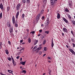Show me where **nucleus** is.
Listing matches in <instances>:
<instances>
[{
	"label": "nucleus",
	"instance_id": "13d9d810",
	"mask_svg": "<svg viewBox=\"0 0 75 75\" xmlns=\"http://www.w3.org/2000/svg\"><path fill=\"white\" fill-rule=\"evenodd\" d=\"M26 30H27V31H28H28H29V29H26Z\"/></svg>",
	"mask_w": 75,
	"mask_h": 75
},
{
	"label": "nucleus",
	"instance_id": "37998d69",
	"mask_svg": "<svg viewBox=\"0 0 75 75\" xmlns=\"http://www.w3.org/2000/svg\"><path fill=\"white\" fill-rule=\"evenodd\" d=\"M31 33H32V34H34V33H35V32L34 31H32L31 32Z\"/></svg>",
	"mask_w": 75,
	"mask_h": 75
},
{
	"label": "nucleus",
	"instance_id": "69168bd1",
	"mask_svg": "<svg viewBox=\"0 0 75 75\" xmlns=\"http://www.w3.org/2000/svg\"><path fill=\"white\" fill-rule=\"evenodd\" d=\"M38 50L36 51V53H38Z\"/></svg>",
	"mask_w": 75,
	"mask_h": 75
},
{
	"label": "nucleus",
	"instance_id": "a211bd4d",
	"mask_svg": "<svg viewBox=\"0 0 75 75\" xmlns=\"http://www.w3.org/2000/svg\"><path fill=\"white\" fill-rule=\"evenodd\" d=\"M28 41L29 43H30V42H31V38H28Z\"/></svg>",
	"mask_w": 75,
	"mask_h": 75
},
{
	"label": "nucleus",
	"instance_id": "864d4df0",
	"mask_svg": "<svg viewBox=\"0 0 75 75\" xmlns=\"http://www.w3.org/2000/svg\"><path fill=\"white\" fill-rule=\"evenodd\" d=\"M15 27H17V26H18V25L17 24H16L15 25Z\"/></svg>",
	"mask_w": 75,
	"mask_h": 75
},
{
	"label": "nucleus",
	"instance_id": "a878e982",
	"mask_svg": "<svg viewBox=\"0 0 75 75\" xmlns=\"http://www.w3.org/2000/svg\"><path fill=\"white\" fill-rule=\"evenodd\" d=\"M44 50L45 51H47V47H44Z\"/></svg>",
	"mask_w": 75,
	"mask_h": 75
},
{
	"label": "nucleus",
	"instance_id": "bb28decb",
	"mask_svg": "<svg viewBox=\"0 0 75 75\" xmlns=\"http://www.w3.org/2000/svg\"><path fill=\"white\" fill-rule=\"evenodd\" d=\"M7 59H8L9 61H10L11 60V58L10 57H8L7 58Z\"/></svg>",
	"mask_w": 75,
	"mask_h": 75
},
{
	"label": "nucleus",
	"instance_id": "0e129e2a",
	"mask_svg": "<svg viewBox=\"0 0 75 75\" xmlns=\"http://www.w3.org/2000/svg\"><path fill=\"white\" fill-rule=\"evenodd\" d=\"M44 25V24H42V25H41V26H43Z\"/></svg>",
	"mask_w": 75,
	"mask_h": 75
},
{
	"label": "nucleus",
	"instance_id": "f257e3e1",
	"mask_svg": "<svg viewBox=\"0 0 75 75\" xmlns=\"http://www.w3.org/2000/svg\"><path fill=\"white\" fill-rule=\"evenodd\" d=\"M57 1L55 0H50L51 5L55 4L57 3Z\"/></svg>",
	"mask_w": 75,
	"mask_h": 75
},
{
	"label": "nucleus",
	"instance_id": "c9c22d12",
	"mask_svg": "<svg viewBox=\"0 0 75 75\" xmlns=\"http://www.w3.org/2000/svg\"><path fill=\"white\" fill-rule=\"evenodd\" d=\"M68 17H69V18H71V16H70V15L68 14Z\"/></svg>",
	"mask_w": 75,
	"mask_h": 75
},
{
	"label": "nucleus",
	"instance_id": "423d86ee",
	"mask_svg": "<svg viewBox=\"0 0 75 75\" xmlns=\"http://www.w3.org/2000/svg\"><path fill=\"white\" fill-rule=\"evenodd\" d=\"M0 8L2 10L3 9V4H2V3L0 4Z\"/></svg>",
	"mask_w": 75,
	"mask_h": 75
},
{
	"label": "nucleus",
	"instance_id": "4c0bfd02",
	"mask_svg": "<svg viewBox=\"0 0 75 75\" xmlns=\"http://www.w3.org/2000/svg\"><path fill=\"white\" fill-rule=\"evenodd\" d=\"M72 23H73V24H74V25H75V21H72Z\"/></svg>",
	"mask_w": 75,
	"mask_h": 75
},
{
	"label": "nucleus",
	"instance_id": "7c9ffc66",
	"mask_svg": "<svg viewBox=\"0 0 75 75\" xmlns=\"http://www.w3.org/2000/svg\"><path fill=\"white\" fill-rule=\"evenodd\" d=\"M46 43V40H44L43 41V44H45Z\"/></svg>",
	"mask_w": 75,
	"mask_h": 75
},
{
	"label": "nucleus",
	"instance_id": "6e6d98bb",
	"mask_svg": "<svg viewBox=\"0 0 75 75\" xmlns=\"http://www.w3.org/2000/svg\"><path fill=\"white\" fill-rule=\"evenodd\" d=\"M40 35H41V34H39L38 35V37H40Z\"/></svg>",
	"mask_w": 75,
	"mask_h": 75
},
{
	"label": "nucleus",
	"instance_id": "4be33fe9",
	"mask_svg": "<svg viewBox=\"0 0 75 75\" xmlns=\"http://www.w3.org/2000/svg\"><path fill=\"white\" fill-rule=\"evenodd\" d=\"M71 33L73 35H74V31H73L71 30Z\"/></svg>",
	"mask_w": 75,
	"mask_h": 75
},
{
	"label": "nucleus",
	"instance_id": "c756f323",
	"mask_svg": "<svg viewBox=\"0 0 75 75\" xmlns=\"http://www.w3.org/2000/svg\"><path fill=\"white\" fill-rule=\"evenodd\" d=\"M30 0H27L26 1V2L28 4L30 3Z\"/></svg>",
	"mask_w": 75,
	"mask_h": 75
},
{
	"label": "nucleus",
	"instance_id": "2eb2a0df",
	"mask_svg": "<svg viewBox=\"0 0 75 75\" xmlns=\"http://www.w3.org/2000/svg\"><path fill=\"white\" fill-rule=\"evenodd\" d=\"M46 22L47 23V25L49 24V23H50V21H49V19L47 18L46 20Z\"/></svg>",
	"mask_w": 75,
	"mask_h": 75
},
{
	"label": "nucleus",
	"instance_id": "603ef678",
	"mask_svg": "<svg viewBox=\"0 0 75 75\" xmlns=\"http://www.w3.org/2000/svg\"><path fill=\"white\" fill-rule=\"evenodd\" d=\"M39 31L40 33H42V30H40Z\"/></svg>",
	"mask_w": 75,
	"mask_h": 75
},
{
	"label": "nucleus",
	"instance_id": "5fc2aeb1",
	"mask_svg": "<svg viewBox=\"0 0 75 75\" xmlns=\"http://www.w3.org/2000/svg\"><path fill=\"white\" fill-rule=\"evenodd\" d=\"M35 48L37 49V46H36L35 47H34Z\"/></svg>",
	"mask_w": 75,
	"mask_h": 75
},
{
	"label": "nucleus",
	"instance_id": "a19ab883",
	"mask_svg": "<svg viewBox=\"0 0 75 75\" xmlns=\"http://www.w3.org/2000/svg\"><path fill=\"white\" fill-rule=\"evenodd\" d=\"M45 33H46V34H48L49 33V31H46L45 32Z\"/></svg>",
	"mask_w": 75,
	"mask_h": 75
},
{
	"label": "nucleus",
	"instance_id": "dca6fc26",
	"mask_svg": "<svg viewBox=\"0 0 75 75\" xmlns=\"http://www.w3.org/2000/svg\"><path fill=\"white\" fill-rule=\"evenodd\" d=\"M42 47H38L37 49V50H38V51H40V50H41V49H42Z\"/></svg>",
	"mask_w": 75,
	"mask_h": 75
},
{
	"label": "nucleus",
	"instance_id": "7ed1b4c3",
	"mask_svg": "<svg viewBox=\"0 0 75 75\" xmlns=\"http://www.w3.org/2000/svg\"><path fill=\"white\" fill-rule=\"evenodd\" d=\"M63 30L64 32H65V33H68V30L67 28H64L63 29Z\"/></svg>",
	"mask_w": 75,
	"mask_h": 75
},
{
	"label": "nucleus",
	"instance_id": "a18cd8bd",
	"mask_svg": "<svg viewBox=\"0 0 75 75\" xmlns=\"http://www.w3.org/2000/svg\"><path fill=\"white\" fill-rule=\"evenodd\" d=\"M73 47H74H74H75V44L74 43L73 44Z\"/></svg>",
	"mask_w": 75,
	"mask_h": 75
},
{
	"label": "nucleus",
	"instance_id": "1a4fd4ad",
	"mask_svg": "<svg viewBox=\"0 0 75 75\" xmlns=\"http://www.w3.org/2000/svg\"><path fill=\"white\" fill-rule=\"evenodd\" d=\"M52 44H51V46L52 47H53V46L54 45V44L53 42V39H52V41H51Z\"/></svg>",
	"mask_w": 75,
	"mask_h": 75
},
{
	"label": "nucleus",
	"instance_id": "5701e85b",
	"mask_svg": "<svg viewBox=\"0 0 75 75\" xmlns=\"http://www.w3.org/2000/svg\"><path fill=\"white\" fill-rule=\"evenodd\" d=\"M44 13V10H42L41 11V14H42V13Z\"/></svg>",
	"mask_w": 75,
	"mask_h": 75
},
{
	"label": "nucleus",
	"instance_id": "f3484780",
	"mask_svg": "<svg viewBox=\"0 0 75 75\" xmlns=\"http://www.w3.org/2000/svg\"><path fill=\"white\" fill-rule=\"evenodd\" d=\"M24 51V48H21V49L20 50V52L21 53V52L22 53V52H23V51Z\"/></svg>",
	"mask_w": 75,
	"mask_h": 75
},
{
	"label": "nucleus",
	"instance_id": "b1692460",
	"mask_svg": "<svg viewBox=\"0 0 75 75\" xmlns=\"http://www.w3.org/2000/svg\"><path fill=\"white\" fill-rule=\"evenodd\" d=\"M2 45H3V44H2V42H0V47H1H1H2Z\"/></svg>",
	"mask_w": 75,
	"mask_h": 75
},
{
	"label": "nucleus",
	"instance_id": "473e14b6",
	"mask_svg": "<svg viewBox=\"0 0 75 75\" xmlns=\"http://www.w3.org/2000/svg\"><path fill=\"white\" fill-rule=\"evenodd\" d=\"M22 72H23V73H24V74H25V73H26V71L23 70Z\"/></svg>",
	"mask_w": 75,
	"mask_h": 75
},
{
	"label": "nucleus",
	"instance_id": "49530a36",
	"mask_svg": "<svg viewBox=\"0 0 75 75\" xmlns=\"http://www.w3.org/2000/svg\"><path fill=\"white\" fill-rule=\"evenodd\" d=\"M71 40L72 42H74V40L73 39H71Z\"/></svg>",
	"mask_w": 75,
	"mask_h": 75
},
{
	"label": "nucleus",
	"instance_id": "412c9836",
	"mask_svg": "<svg viewBox=\"0 0 75 75\" xmlns=\"http://www.w3.org/2000/svg\"><path fill=\"white\" fill-rule=\"evenodd\" d=\"M5 51L6 54H8L9 52L8 51V50L6 49V50H5Z\"/></svg>",
	"mask_w": 75,
	"mask_h": 75
},
{
	"label": "nucleus",
	"instance_id": "e433bc0d",
	"mask_svg": "<svg viewBox=\"0 0 75 75\" xmlns=\"http://www.w3.org/2000/svg\"><path fill=\"white\" fill-rule=\"evenodd\" d=\"M45 18V17H44V16H43L42 17V20H44Z\"/></svg>",
	"mask_w": 75,
	"mask_h": 75
},
{
	"label": "nucleus",
	"instance_id": "e2e57ef3",
	"mask_svg": "<svg viewBox=\"0 0 75 75\" xmlns=\"http://www.w3.org/2000/svg\"><path fill=\"white\" fill-rule=\"evenodd\" d=\"M45 55H46V54H45L43 55V57H44V56H45Z\"/></svg>",
	"mask_w": 75,
	"mask_h": 75
},
{
	"label": "nucleus",
	"instance_id": "bf43d9fd",
	"mask_svg": "<svg viewBox=\"0 0 75 75\" xmlns=\"http://www.w3.org/2000/svg\"><path fill=\"white\" fill-rule=\"evenodd\" d=\"M41 46H42V44L40 45H39V47H41Z\"/></svg>",
	"mask_w": 75,
	"mask_h": 75
},
{
	"label": "nucleus",
	"instance_id": "aec40b11",
	"mask_svg": "<svg viewBox=\"0 0 75 75\" xmlns=\"http://www.w3.org/2000/svg\"><path fill=\"white\" fill-rule=\"evenodd\" d=\"M10 8L9 6H8L7 7V11L8 12L10 10Z\"/></svg>",
	"mask_w": 75,
	"mask_h": 75
},
{
	"label": "nucleus",
	"instance_id": "4468645a",
	"mask_svg": "<svg viewBox=\"0 0 75 75\" xmlns=\"http://www.w3.org/2000/svg\"><path fill=\"white\" fill-rule=\"evenodd\" d=\"M13 27H12V28H11L10 29V30H9L10 32V33H11L13 31Z\"/></svg>",
	"mask_w": 75,
	"mask_h": 75
},
{
	"label": "nucleus",
	"instance_id": "680f3d73",
	"mask_svg": "<svg viewBox=\"0 0 75 75\" xmlns=\"http://www.w3.org/2000/svg\"><path fill=\"white\" fill-rule=\"evenodd\" d=\"M20 61H22V58H21Z\"/></svg>",
	"mask_w": 75,
	"mask_h": 75
},
{
	"label": "nucleus",
	"instance_id": "cd10ccee",
	"mask_svg": "<svg viewBox=\"0 0 75 75\" xmlns=\"http://www.w3.org/2000/svg\"><path fill=\"white\" fill-rule=\"evenodd\" d=\"M25 16V15H24V14H23L22 15V18H24V16Z\"/></svg>",
	"mask_w": 75,
	"mask_h": 75
},
{
	"label": "nucleus",
	"instance_id": "72a5a7b5",
	"mask_svg": "<svg viewBox=\"0 0 75 75\" xmlns=\"http://www.w3.org/2000/svg\"><path fill=\"white\" fill-rule=\"evenodd\" d=\"M65 11L66 12H68V11H69V10L68 9H67L66 8L65 9Z\"/></svg>",
	"mask_w": 75,
	"mask_h": 75
},
{
	"label": "nucleus",
	"instance_id": "393cba45",
	"mask_svg": "<svg viewBox=\"0 0 75 75\" xmlns=\"http://www.w3.org/2000/svg\"><path fill=\"white\" fill-rule=\"evenodd\" d=\"M0 17L1 18H2V13L1 12V13L0 14Z\"/></svg>",
	"mask_w": 75,
	"mask_h": 75
},
{
	"label": "nucleus",
	"instance_id": "0eeeda50",
	"mask_svg": "<svg viewBox=\"0 0 75 75\" xmlns=\"http://www.w3.org/2000/svg\"><path fill=\"white\" fill-rule=\"evenodd\" d=\"M12 63L14 66H15V65H16V63H15V62L14 61V59H13V58H12Z\"/></svg>",
	"mask_w": 75,
	"mask_h": 75
},
{
	"label": "nucleus",
	"instance_id": "8fccbe9b",
	"mask_svg": "<svg viewBox=\"0 0 75 75\" xmlns=\"http://www.w3.org/2000/svg\"><path fill=\"white\" fill-rule=\"evenodd\" d=\"M19 58H20V56H17V57H16V59H19Z\"/></svg>",
	"mask_w": 75,
	"mask_h": 75
},
{
	"label": "nucleus",
	"instance_id": "f8f14e48",
	"mask_svg": "<svg viewBox=\"0 0 75 75\" xmlns=\"http://www.w3.org/2000/svg\"><path fill=\"white\" fill-rule=\"evenodd\" d=\"M19 11H18L17 13L16 16V18H18V16L19 15Z\"/></svg>",
	"mask_w": 75,
	"mask_h": 75
},
{
	"label": "nucleus",
	"instance_id": "6ab92c4d",
	"mask_svg": "<svg viewBox=\"0 0 75 75\" xmlns=\"http://www.w3.org/2000/svg\"><path fill=\"white\" fill-rule=\"evenodd\" d=\"M38 42V40H35L34 42V45H36Z\"/></svg>",
	"mask_w": 75,
	"mask_h": 75
},
{
	"label": "nucleus",
	"instance_id": "58836bf2",
	"mask_svg": "<svg viewBox=\"0 0 75 75\" xmlns=\"http://www.w3.org/2000/svg\"><path fill=\"white\" fill-rule=\"evenodd\" d=\"M8 27H11V25H10V23H9V24H8Z\"/></svg>",
	"mask_w": 75,
	"mask_h": 75
},
{
	"label": "nucleus",
	"instance_id": "de8ad7c7",
	"mask_svg": "<svg viewBox=\"0 0 75 75\" xmlns=\"http://www.w3.org/2000/svg\"><path fill=\"white\" fill-rule=\"evenodd\" d=\"M42 54V52H41V51H40L39 52L40 55H41Z\"/></svg>",
	"mask_w": 75,
	"mask_h": 75
},
{
	"label": "nucleus",
	"instance_id": "9d476101",
	"mask_svg": "<svg viewBox=\"0 0 75 75\" xmlns=\"http://www.w3.org/2000/svg\"><path fill=\"white\" fill-rule=\"evenodd\" d=\"M25 61H25V62H20V64L24 65H25Z\"/></svg>",
	"mask_w": 75,
	"mask_h": 75
},
{
	"label": "nucleus",
	"instance_id": "6e6552de",
	"mask_svg": "<svg viewBox=\"0 0 75 75\" xmlns=\"http://www.w3.org/2000/svg\"><path fill=\"white\" fill-rule=\"evenodd\" d=\"M63 20L64 21H65L66 23H68V21H67V19H65V18H63Z\"/></svg>",
	"mask_w": 75,
	"mask_h": 75
},
{
	"label": "nucleus",
	"instance_id": "c85d7f7f",
	"mask_svg": "<svg viewBox=\"0 0 75 75\" xmlns=\"http://www.w3.org/2000/svg\"><path fill=\"white\" fill-rule=\"evenodd\" d=\"M36 19L37 21H38V20H40V17H38V16H37V17L36 18Z\"/></svg>",
	"mask_w": 75,
	"mask_h": 75
},
{
	"label": "nucleus",
	"instance_id": "20e7f679",
	"mask_svg": "<svg viewBox=\"0 0 75 75\" xmlns=\"http://www.w3.org/2000/svg\"><path fill=\"white\" fill-rule=\"evenodd\" d=\"M12 21L13 24H15V22H16V21L15 20V18H14V16L13 17Z\"/></svg>",
	"mask_w": 75,
	"mask_h": 75
},
{
	"label": "nucleus",
	"instance_id": "052dcab7",
	"mask_svg": "<svg viewBox=\"0 0 75 75\" xmlns=\"http://www.w3.org/2000/svg\"><path fill=\"white\" fill-rule=\"evenodd\" d=\"M62 35H63V36H64V33H62Z\"/></svg>",
	"mask_w": 75,
	"mask_h": 75
},
{
	"label": "nucleus",
	"instance_id": "774afa93",
	"mask_svg": "<svg viewBox=\"0 0 75 75\" xmlns=\"http://www.w3.org/2000/svg\"><path fill=\"white\" fill-rule=\"evenodd\" d=\"M45 73H43V75H45Z\"/></svg>",
	"mask_w": 75,
	"mask_h": 75
},
{
	"label": "nucleus",
	"instance_id": "338daca9",
	"mask_svg": "<svg viewBox=\"0 0 75 75\" xmlns=\"http://www.w3.org/2000/svg\"><path fill=\"white\" fill-rule=\"evenodd\" d=\"M66 47L67 48H68V47H69V46H68L67 45H66Z\"/></svg>",
	"mask_w": 75,
	"mask_h": 75
},
{
	"label": "nucleus",
	"instance_id": "09e8293b",
	"mask_svg": "<svg viewBox=\"0 0 75 75\" xmlns=\"http://www.w3.org/2000/svg\"><path fill=\"white\" fill-rule=\"evenodd\" d=\"M8 43L10 45L11 44V42H10V41H8Z\"/></svg>",
	"mask_w": 75,
	"mask_h": 75
},
{
	"label": "nucleus",
	"instance_id": "c03bdc74",
	"mask_svg": "<svg viewBox=\"0 0 75 75\" xmlns=\"http://www.w3.org/2000/svg\"><path fill=\"white\" fill-rule=\"evenodd\" d=\"M41 38H42V39H43L44 38V36L43 35H42L41 36Z\"/></svg>",
	"mask_w": 75,
	"mask_h": 75
},
{
	"label": "nucleus",
	"instance_id": "79ce46f5",
	"mask_svg": "<svg viewBox=\"0 0 75 75\" xmlns=\"http://www.w3.org/2000/svg\"><path fill=\"white\" fill-rule=\"evenodd\" d=\"M48 59H51L52 58L51 57H47Z\"/></svg>",
	"mask_w": 75,
	"mask_h": 75
},
{
	"label": "nucleus",
	"instance_id": "ddd939ff",
	"mask_svg": "<svg viewBox=\"0 0 75 75\" xmlns=\"http://www.w3.org/2000/svg\"><path fill=\"white\" fill-rule=\"evenodd\" d=\"M60 14H59V13H57V18H58V19H59V18H60Z\"/></svg>",
	"mask_w": 75,
	"mask_h": 75
},
{
	"label": "nucleus",
	"instance_id": "3c124183",
	"mask_svg": "<svg viewBox=\"0 0 75 75\" xmlns=\"http://www.w3.org/2000/svg\"><path fill=\"white\" fill-rule=\"evenodd\" d=\"M23 40L20 41V42L21 43V42H23Z\"/></svg>",
	"mask_w": 75,
	"mask_h": 75
},
{
	"label": "nucleus",
	"instance_id": "4d7b16f0",
	"mask_svg": "<svg viewBox=\"0 0 75 75\" xmlns=\"http://www.w3.org/2000/svg\"><path fill=\"white\" fill-rule=\"evenodd\" d=\"M8 72H9V71H11V72H13V71H11V70H8Z\"/></svg>",
	"mask_w": 75,
	"mask_h": 75
},
{
	"label": "nucleus",
	"instance_id": "ea45409f",
	"mask_svg": "<svg viewBox=\"0 0 75 75\" xmlns=\"http://www.w3.org/2000/svg\"><path fill=\"white\" fill-rule=\"evenodd\" d=\"M23 3H25V0H23Z\"/></svg>",
	"mask_w": 75,
	"mask_h": 75
},
{
	"label": "nucleus",
	"instance_id": "39448f33",
	"mask_svg": "<svg viewBox=\"0 0 75 75\" xmlns=\"http://www.w3.org/2000/svg\"><path fill=\"white\" fill-rule=\"evenodd\" d=\"M69 50L73 54L75 52L74 51V50H73V49H69Z\"/></svg>",
	"mask_w": 75,
	"mask_h": 75
},
{
	"label": "nucleus",
	"instance_id": "f03ea898",
	"mask_svg": "<svg viewBox=\"0 0 75 75\" xmlns=\"http://www.w3.org/2000/svg\"><path fill=\"white\" fill-rule=\"evenodd\" d=\"M20 5H21V4H18L17 5V6H16V10H18L19 9H20Z\"/></svg>",
	"mask_w": 75,
	"mask_h": 75
},
{
	"label": "nucleus",
	"instance_id": "f704fd0d",
	"mask_svg": "<svg viewBox=\"0 0 75 75\" xmlns=\"http://www.w3.org/2000/svg\"><path fill=\"white\" fill-rule=\"evenodd\" d=\"M33 51H36V50H37V49H35V47H34V48L33 49Z\"/></svg>",
	"mask_w": 75,
	"mask_h": 75
},
{
	"label": "nucleus",
	"instance_id": "2f4dec72",
	"mask_svg": "<svg viewBox=\"0 0 75 75\" xmlns=\"http://www.w3.org/2000/svg\"><path fill=\"white\" fill-rule=\"evenodd\" d=\"M40 16H41V13H39L38 14L37 17H40Z\"/></svg>",
	"mask_w": 75,
	"mask_h": 75
},
{
	"label": "nucleus",
	"instance_id": "9b49d317",
	"mask_svg": "<svg viewBox=\"0 0 75 75\" xmlns=\"http://www.w3.org/2000/svg\"><path fill=\"white\" fill-rule=\"evenodd\" d=\"M72 1H70L69 2V6L70 7H72Z\"/></svg>",
	"mask_w": 75,
	"mask_h": 75
}]
</instances>
